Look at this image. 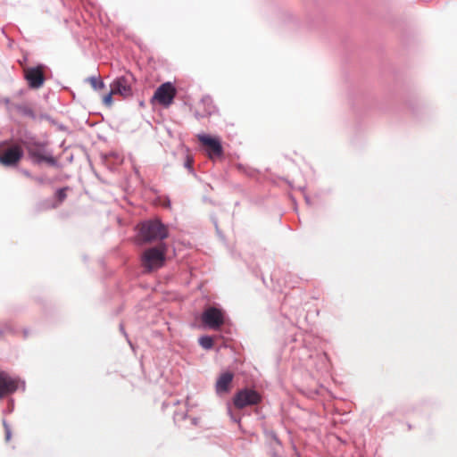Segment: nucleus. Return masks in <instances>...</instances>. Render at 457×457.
<instances>
[{
  "instance_id": "1",
  "label": "nucleus",
  "mask_w": 457,
  "mask_h": 457,
  "mask_svg": "<svg viewBox=\"0 0 457 457\" xmlns=\"http://www.w3.org/2000/svg\"><path fill=\"white\" fill-rule=\"evenodd\" d=\"M17 145L0 153V163L5 167H16L27 152L28 159L37 166L46 164L62 170V164L49 148L47 140H40L37 135L25 130L16 138Z\"/></svg>"
},
{
  "instance_id": "2",
  "label": "nucleus",
  "mask_w": 457,
  "mask_h": 457,
  "mask_svg": "<svg viewBox=\"0 0 457 457\" xmlns=\"http://www.w3.org/2000/svg\"><path fill=\"white\" fill-rule=\"evenodd\" d=\"M168 236V228L161 220H146L138 225L137 237L141 243L162 241Z\"/></svg>"
},
{
  "instance_id": "3",
  "label": "nucleus",
  "mask_w": 457,
  "mask_h": 457,
  "mask_svg": "<svg viewBox=\"0 0 457 457\" xmlns=\"http://www.w3.org/2000/svg\"><path fill=\"white\" fill-rule=\"evenodd\" d=\"M200 320L204 328L217 330L228 322V316L220 304L214 303L204 307Z\"/></svg>"
},
{
  "instance_id": "4",
  "label": "nucleus",
  "mask_w": 457,
  "mask_h": 457,
  "mask_svg": "<svg viewBox=\"0 0 457 457\" xmlns=\"http://www.w3.org/2000/svg\"><path fill=\"white\" fill-rule=\"evenodd\" d=\"M262 401V395L254 387L244 386L238 389L231 399V403L237 410H243L250 406H258ZM255 412L259 413L256 407Z\"/></svg>"
},
{
  "instance_id": "5",
  "label": "nucleus",
  "mask_w": 457,
  "mask_h": 457,
  "mask_svg": "<svg viewBox=\"0 0 457 457\" xmlns=\"http://www.w3.org/2000/svg\"><path fill=\"white\" fill-rule=\"evenodd\" d=\"M167 245L162 243L160 246H153L144 251L141 262L145 270L151 272L162 267L165 263Z\"/></svg>"
},
{
  "instance_id": "6",
  "label": "nucleus",
  "mask_w": 457,
  "mask_h": 457,
  "mask_svg": "<svg viewBox=\"0 0 457 457\" xmlns=\"http://www.w3.org/2000/svg\"><path fill=\"white\" fill-rule=\"evenodd\" d=\"M51 73L50 68L43 63H37L23 69V78L29 88L32 90L41 88Z\"/></svg>"
},
{
  "instance_id": "7",
  "label": "nucleus",
  "mask_w": 457,
  "mask_h": 457,
  "mask_svg": "<svg viewBox=\"0 0 457 457\" xmlns=\"http://www.w3.org/2000/svg\"><path fill=\"white\" fill-rule=\"evenodd\" d=\"M136 81L134 74L127 71L123 75L117 76L111 83L110 87L114 95H120L126 99L133 96L132 84Z\"/></svg>"
},
{
  "instance_id": "8",
  "label": "nucleus",
  "mask_w": 457,
  "mask_h": 457,
  "mask_svg": "<svg viewBox=\"0 0 457 457\" xmlns=\"http://www.w3.org/2000/svg\"><path fill=\"white\" fill-rule=\"evenodd\" d=\"M177 93L176 87L170 81L162 83L154 91L151 101L156 102L164 108L170 106Z\"/></svg>"
},
{
  "instance_id": "9",
  "label": "nucleus",
  "mask_w": 457,
  "mask_h": 457,
  "mask_svg": "<svg viewBox=\"0 0 457 457\" xmlns=\"http://www.w3.org/2000/svg\"><path fill=\"white\" fill-rule=\"evenodd\" d=\"M197 139L205 147V152L210 158H220L224 155V149L219 137L207 133H200Z\"/></svg>"
},
{
  "instance_id": "10",
  "label": "nucleus",
  "mask_w": 457,
  "mask_h": 457,
  "mask_svg": "<svg viewBox=\"0 0 457 457\" xmlns=\"http://www.w3.org/2000/svg\"><path fill=\"white\" fill-rule=\"evenodd\" d=\"M19 388L22 392L26 389V383L24 380L12 377L5 371H0V399L4 395H12Z\"/></svg>"
},
{
  "instance_id": "11",
  "label": "nucleus",
  "mask_w": 457,
  "mask_h": 457,
  "mask_svg": "<svg viewBox=\"0 0 457 457\" xmlns=\"http://www.w3.org/2000/svg\"><path fill=\"white\" fill-rule=\"evenodd\" d=\"M234 374L230 370L223 371L220 374L216 380L215 389L219 395H222L230 392Z\"/></svg>"
},
{
  "instance_id": "12",
  "label": "nucleus",
  "mask_w": 457,
  "mask_h": 457,
  "mask_svg": "<svg viewBox=\"0 0 457 457\" xmlns=\"http://www.w3.org/2000/svg\"><path fill=\"white\" fill-rule=\"evenodd\" d=\"M276 18L278 23L281 25H299L298 19L295 16L293 12L288 9H278L276 13Z\"/></svg>"
},
{
  "instance_id": "13",
  "label": "nucleus",
  "mask_w": 457,
  "mask_h": 457,
  "mask_svg": "<svg viewBox=\"0 0 457 457\" xmlns=\"http://www.w3.org/2000/svg\"><path fill=\"white\" fill-rule=\"evenodd\" d=\"M406 105L416 116L420 114V111L425 106L424 101L417 96H410L406 100Z\"/></svg>"
},
{
  "instance_id": "14",
  "label": "nucleus",
  "mask_w": 457,
  "mask_h": 457,
  "mask_svg": "<svg viewBox=\"0 0 457 457\" xmlns=\"http://www.w3.org/2000/svg\"><path fill=\"white\" fill-rule=\"evenodd\" d=\"M199 104L203 105L205 115H212L218 112L217 107L214 105L212 98L209 95L204 96Z\"/></svg>"
},
{
  "instance_id": "15",
  "label": "nucleus",
  "mask_w": 457,
  "mask_h": 457,
  "mask_svg": "<svg viewBox=\"0 0 457 457\" xmlns=\"http://www.w3.org/2000/svg\"><path fill=\"white\" fill-rule=\"evenodd\" d=\"M14 108L21 116L30 118L33 120H37V115L29 105L23 104H16Z\"/></svg>"
},
{
  "instance_id": "16",
  "label": "nucleus",
  "mask_w": 457,
  "mask_h": 457,
  "mask_svg": "<svg viewBox=\"0 0 457 457\" xmlns=\"http://www.w3.org/2000/svg\"><path fill=\"white\" fill-rule=\"evenodd\" d=\"M85 80L89 82L92 88L96 91L102 90L105 87V84L100 77L91 76Z\"/></svg>"
},
{
  "instance_id": "17",
  "label": "nucleus",
  "mask_w": 457,
  "mask_h": 457,
  "mask_svg": "<svg viewBox=\"0 0 457 457\" xmlns=\"http://www.w3.org/2000/svg\"><path fill=\"white\" fill-rule=\"evenodd\" d=\"M69 187H59L54 192V198L57 202V204H54L53 207H56L58 204H62L67 197V191L69 190Z\"/></svg>"
},
{
  "instance_id": "18",
  "label": "nucleus",
  "mask_w": 457,
  "mask_h": 457,
  "mask_svg": "<svg viewBox=\"0 0 457 457\" xmlns=\"http://www.w3.org/2000/svg\"><path fill=\"white\" fill-rule=\"evenodd\" d=\"M198 344L204 350H211L213 347V339L209 335H203L198 338Z\"/></svg>"
},
{
  "instance_id": "19",
  "label": "nucleus",
  "mask_w": 457,
  "mask_h": 457,
  "mask_svg": "<svg viewBox=\"0 0 457 457\" xmlns=\"http://www.w3.org/2000/svg\"><path fill=\"white\" fill-rule=\"evenodd\" d=\"M227 411L230 420L235 423L240 424L242 417L239 413H235L232 411L230 403H227Z\"/></svg>"
},
{
  "instance_id": "20",
  "label": "nucleus",
  "mask_w": 457,
  "mask_h": 457,
  "mask_svg": "<svg viewBox=\"0 0 457 457\" xmlns=\"http://www.w3.org/2000/svg\"><path fill=\"white\" fill-rule=\"evenodd\" d=\"M2 327L4 330V333L6 332L13 336H16L19 333L18 328L14 327L11 322H4Z\"/></svg>"
},
{
  "instance_id": "21",
  "label": "nucleus",
  "mask_w": 457,
  "mask_h": 457,
  "mask_svg": "<svg viewBox=\"0 0 457 457\" xmlns=\"http://www.w3.org/2000/svg\"><path fill=\"white\" fill-rule=\"evenodd\" d=\"M2 423H3L4 428L5 441L8 442L12 438V429L5 419L3 420Z\"/></svg>"
},
{
  "instance_id": "22",
  "label": "nucleus",
  "mask_w": 457,
  "mask_h": 457,
  "mask_svg": "<svg viewBox=\"0 0 457 457\" xmlns=\"http://www.w3.org/2000/svg\"><path fill=\"white\" fill-rule=\"evenodd\" d=\"M264 434L267 437H270L278 445H281V441L273 430H265Z\"/></svg>"
},
{
  "instance_id": "23",
  "label": "nucleus",
  "mask_w": 457,
  "mask_h": 457,
  "mask_svg": "<svg viewBox=\"0 0 457 457\" xmlns=\"http://www.w3.org/2000/svg\"><path fill=\"white\" fill-rule=\"evenodd\" d=\"M112 95H114V93H112V90L111 89V91L108 94L104 96V97H103V104L104 105H106L108 107L112 106V104L113 103Z\"/></svg>"
},
{
  "instance_id": "24",
  "label": "nucleus",
  "mask_w": 457,
  "mask_h": 457,
  "mask_svg": "<svg viewBox=\"0 0 457 457\" xmlns=\"http://www.w3.org/2000/svg\"><path fill=\"white\" fill-rule=\"evenodd\" d=\"M13 410H14V399L9 398L7 401V406L5 409L3 410V413L4 415L10 414L13 411Z\"/></svg>"
},
{
  "instance_id": "25",
  "label": "nucleus",
  "mask_w": 457,
  "mask_h": 457,
  "mask_svg": "<svg viewBox=\"0 0 457 457\" xmlns=\"http://www.w3.org/2000/svg\"><path fill=\"white\" fill-rule=\"evenodd\" d=\"M193 162L194 160L190 156H187L185 162H184V167L188 170L189 172L194 173V168H193Z\"/></svg>"
},
{
  "instance_id": "26",
  "label": "nucleus",
  "mask_w": 457,
  "mask_h": 457,
  "mask_svg": "<svg viewBox=\"0 0 457 457\" xmlns=\"http://www.w3.org/2000/svg\"><path fill=\"white\" fill-rule=\"evenodd\" d=\"M237 168L239 170H242L245 172L248 176L253 177L256 173H258V170L255 169H249L247 171L246 169L243 166V164H238Z\"/></svg>"
},
{
  "instance_id": "27",
  "label": "nucleus",
  "mask_w": 457,
  "mask_h": 457,
  "mask_svg": "<svg viewBox=\"0 0 457 457\" xmlns=\"http://www.w3.org/2000/svg\"><path fill=\"white\" fill-rule=\"evenodd\" d=\"M37 120H48L49 122H51L52 124H54V120L46 112H42L40 113L38 116H37Z\"/></svg>"
},
{
  "instance_id": "28",
  "label": "nucleus",
  "mask_w": 457,
  "mask_h": 457,
  "mask_svg": "<svg viewBox=\"0 0 457 457\" xmlns=\"http://www.w3.org/2000/svg\"><path fill=\"white\" fill-rule=\"evenodd\" d=\"M195 117L197 120L203 119L204 117H207L208 115H205V112L203 111V112H200L199 111H195L194 113Z\"/></svg>"
},
{
  "instance_id": "29",
  "label": "nucleus",
  "mask_w": 457,
  "mask_h": 457,
  "mask_svg": "<svg viewBox=\"0 0 457 457\" xmlns=\"http://www.w3.org/2000/svg\"><path fill=\"white\" fill-rule=\"evenodd\" d=\"M31 335V331L28 328H24L22 329V337L24 339H27Z\"/></svg>"
},
{
  "instance_id": "30",
  "label": "nucleus",
  "mask_w": 457,
  "mask_h": 457,
  "mask_svg": "<svg viewBox=\"0 0 457 457\" xmlns=\"http://www.w3.org/2000/svg\"><path fill=\"white\" fill-rule=\"evenodd\" d=\"M33 179L39 184H44L46 182L45 177H34Z\"/></svg>"
},
{
  "instance_id": "31",
  "label": "nucleus",
  "mask_w": 457,
  "mask_h": 457,
  "mask_svg": "<svg viewBox=\"0 0 457 457\" xmlns=\"http://www.w3.org/2000/svg\"><path fill=\"white\" fill-rule=\"evenodd\" d=\"M120 331L122 332V334L126 337V338H127V340H128V342H129V345L132 347V344H131V342L129 341V337H128V334L125 332V330H124V328H123V325H122V324H120Z\"/></svg>"
},
{
  "instance_id": "32",
  "label": "nucleus",
  "mask_w": 457,
  "mask_h": 457,
  "mask_svg": "<svg viewBox=\"0 0 457 457\" xmlns=\"http://www.w3.org/2000/svg\"><path fill=\"white\" fill-rule=\"evenodd\" d=\"M21 171V173H22L23 175H25V176H26V177H28V178H31V179H33V178H34V177L32 176V174L30 173V171H29V170H28L22 169Z\"/></svg>"
},
{
  "instance_id": "33",
  "label": "nucleus",
  "mask_w": 457,
  "mask_h": 457,
  "mask_svg": "<svg viewBox=\"0 0 457 457\" xmlns=\"http://www.w3.org/2000/svg\"><path fill=\"white\" fill-rule=\"evenodd\" d=\"M270 455L271 457H280L276 449L270 445Z\"/></svg>"
},
{
  "instance_id": "34",
  "label": "nucleus",
  "mask_w": 457,
  "mask_h": 457,
  "mask_svg": "<svg viewBox=\"0 0 457 457\" xmlns=\"http://www.w3.org/2000/svg\"><path fill=\"white\" fill-rule=\"evenodd\" d=\"M213 222H214V226H215L216 231L220 235V230L219 227H218L217 220H214Z\"/></svg>"
},
{
  "instance_id": "35",
  "label": "nucleus",
  "mask_w": 457,
  "mask_h": 457,
  "mask_svg": "<svg viewBox=\"0 0 457 457\" xmlns=\"http://www.w3.org/2000/svg\"><path fill=\"white\" fill-rule=\"evenodd\" d=\"M67 162H73V154H70L69 156H67Z\"/></svg>"
},
{
  "instance_id": "36",
  "label": "nucleus",
  "mask_w": 457,
  "mask_h": 457,
  "mask_svg": "<svg viewBox=\"0 0 457 457\" xmlns=\"http://www.w3.org/2000/svg\"><path fill=\"white\" fill-rule=\"evenodd\" d=\"M3 102L5 104H8L10 103V98L9 97H4L3 99Z\"/></svg>"
},
{
  "instance_id": "37",
  "label": "nucleus",
  "mask_w": 457,
  "mask_h": 457,
  "mask_svg": "<svg viewBox=\"0 0 457 457\" xmlns=\"http://www.w3.org/2000/svg\"><path fill=\"white\" fill-rule=\"evenodd\" d=\"M4 334V330L3 327H2V328H0V337H1Z\"/></svg>"
},
{
  "instance_id": "38",
  "label": "nucleus",
  "mask_w": 457,
  "mask_h": 457,
  "mask_svg": "<svg viewBox=\"0 0 457 457\" xmlns=\"http://www.w3.org/2000/svg\"><path fill=\"white\" fill-rule=\"evenodd\" d=\"M167 204L169 207L170 206V200L169 198H167Z\"/></svg>"
},
{
  "instance_id": "39",
  "label": "nucleus",
  "mask_w": 457,
  "mask_h": 457,
  "mask_svg": "<svg viewBox=\"0 0 457 457\" xmlns=\"http://www.w3.org/2000/svg\"><path fill=\"white\" fill-rule=\"evenodd\" d=\"M59 129L62 130L65 129V127L63 125H60Z\"/></svg>"
},
{
  "instance_id": "40",
  "label": "nucleus",
  "mask_w": 457,
  "mask_h": 457,
  "mask_svg": "<svg viewBox=\"0 0 457 457\" xmlns=\"http://www.w3.org/2000/svg\"><path fill=\"white\" fill-rule=\"evenodd\" d=\"M231 255L236 258L237 254H236L234 252L231 253Z\"/></svg>"
},
{
  "instance_id": "41",
  "label": "nucleus",
  "mask_w": 457,
  "mask_h": 457,
  "mask_svg": "<svg viewBox=\"0 0 457 457\" xmlns=\"http://www.w3.org/2000/svg\"><path fill=\"white\" fill-rule=\"evenodd\" d=\"M324 356H325L326 359H328V356L327 353H324Z\"/></svg>"
}]
</instances>
